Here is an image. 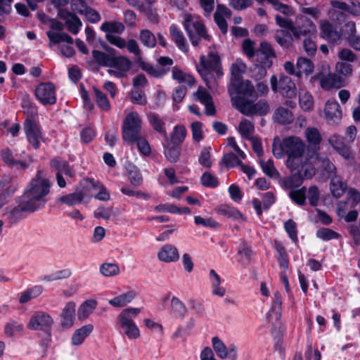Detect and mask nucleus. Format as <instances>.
Segmentation results:
<instances>
[{
  "mask_svg": "<svg viewBox=\"0 0 360 360\" xmlns=\"http://www.w3.org/2000/svg\"><path fill=\"white\" fill-rule=\"evenodd\" d=\"M50 186L44 172L38 171L20 198L37 210L46 203L45 197L49 193Z\"/></svg>",
  "mask_w": 360,
  "mask_h": 360,
  "instance_id": "nucleus-1",
  "label": "nucleus"
},
{
  "mask_svg": "<svg viewBox=\"0 0 360 360\" xmlns=\"http://www.w3.org/2000/svg\"><path fill=\"white\" fill-rule=\"evenodd\" d=\"M200 64L198 70L206 86L210 89H215L217 84L214 73L218 78L223 75L219 55L214 50H210L207 56L204 55L200 56Z\"/></svg>",
  "mask_w": 360,
  "mask_h": 360,
  "instance_id": "nucleus-2",
  "label": "nucleus"
},
{
  "mask_svg": "<svg viewBox=\"0 0 360 360\" xmlns=\"http://www.w3.org/2000/svg\"><path fill=\"white\" fill-rule=\"evenodd\" d=\"M306 146L298 136H291L284 138L282 141L278 137L274 139L272 153L277 158H281L284 154L288 157L304 153Z\"/></svg>",
  "mask_w": 360,
  "mask_h": 360,
  "instance_id": "nucleus-3",
  "label": "nucleus"
},
{
  "mask_svg": "<svg viewBox=\"0 0 360 360\" xmlns=\"http://www.w3.org/2000/svg\"><path fill=\"white\" fill-rule=\"evenodd\" d=\"M231 103L238 111L246 116H263L270 111L269 104L264 99L255 103L244 96L236 95L232 96Z\"/></svg>",
  "mask_w": 360,
  "mask_h": 360,
  "instance_id": "nucleus-4",
  "label": "nucleus"
},
{
  "mask_svg": "<svg viewBox=\"0 0 360 360\" xmlns=\"http://www.w3.org/2000/svg\"><path fill=\"white\" fill-rule=\"evenodd\" d=\"M183 25L193 46H198L201 39L210 40V36L207 33L205 25L191 15H184Z\"/></svg>",
  "mask_w": 360,
  "mask_h": 360,
  "instance_id": "nucleus-5",
  "label": "nucleus"
},
{
  "mask_svg": "<svg viewBox=\"0 0 360 360\" xmlns=\"http://www.w3.org/2000/svg\"><path fill=\"white\" fill-rule=\"evenodd\" d=\"M141 119L136 112L129 113L123 120L122 138L128 144H132L141 135Z\"/></svg>",
  "mask_w": 360,
  "mask_h": 360,
  "instance_id": "nucleus-6",
  "label": "nucleus"
},
{
  "mask_svg": "<svg viewBox=\"0 0 360 360\" xmlns=\"http://www.w3.org/2000/svg\"><path fill=\"white\" fill-rule=\"evenodd\" d=\"M288 17L277 15L275 16L276 22L279 27L290 31L295 39H300L302 36H306L315 30V25L311 21L309 20V27H306L299 25L297 21L295 25Z\"/></svg>",
  "mask_w": 360,
  "mask_h": 360,
  "instance_id": "nucleus-7",
  "label": "nucleus"
},
{
  "mask_svg": "<svg viewBox=\"0 0 360 360\" xmlns=\"http://www.w3.org/2000/svg\"><path fill=\"white\" fill-rule=\"evenodd\" d=\"M271 89L282 96L292 98L297 96V87L293 80L288 76L281 75L278 79L275 75L271 77Z\"/></svg>",
  "mask_w": 360,
  "mask_h": 360,
  "instance_id": "nucleus-8",
  "label": "nucleus"
},
{
  "mask_svg": "<svg viewBox=\"0 0 360 360\" xmlns=\"http://www.w3.org/2000/svg\"><path fill=\"white\" fill-rule=\"evenodd\" d=\"M95 188V182L91 179H86L85 181V184L80 190H77L72 193L63 195L60 197L58 200L60 202L68 206H74L82 202L86 198H91L93 196L91 190Z\"/></svg>",
  "mask_w": 360,
  "mask_h": 360,
  "instance_id": "nucleus-9",
  "label": "nucleus"
},
{
  "mask_svg": "<svg viewBox=\"0 0 360 360\" xmlns=\"http://www.w3.org/2000/svg\"><path fill=\"white\" fill-rule=\"evenodd\" d=\"M314 175V169L311 166H308L302 172H295L290 176L280 179V184L283 188L285 190H293L295 188L299 187L302 181L303 176L306 178H311Z\"/></svg>",
  "mask_w": 360,
  "mask_h": 360,
  "instance_id": "nucleus-10",
  "label": "nucleus"
},
{
  "mask_svg": "<svg viewBox=\"0 0 360 360\" xmlns=\"http://www.w3.org/2000/svg\"><path fill=\"white\" fill-rule=\"evenodd\" d=\"M314 160L323 181L338 176L336 167L327 156L322 155L319 153L314 156Z\"/></svg>",
  "mask_w": 360,
  "mask_h": 360,
  "instance_id": "nucleus-11",
  "label": "nucleus"
},
{
  "mask_svg": "<svg viewBox=\"0 0 360 360\" xmlns=\"http://www.w3.org/2000/svg\"><path fill=\"white\" fill-rule=\"evenodd\" d=\"M50 167L56 172L57 183L60 188H64L66 186V181L62 175L63 174L70 178L75 176V172L69 164L59 158L51 160Z\"/></svg>",
  "mask_w": 360,
  "mask_h": 360,
  "instance_id": "nucleus-12",
  "label": "nucleus"
},
{
  "mask_svg": "<svg viewBox=\"0 0 360 360\" xmlns=\"http://www.w3.org/2000/svg\"><path fill=\"white\" fill-rule=\"evenodd\" d=\"M53 323L51 316L44 311H37L30 318L27 328L34 330H44L51 336V328Z\"/></svg>",
  "mask_w": 360,
  "mask_h": 360,
  "instance_id": "nucleus-13",
  "label": "nucleus"
},
{
  "mask_svg": "<svg viewBox=\"0 0 360 360\" xmlns=\"http://www.w3.org/2000/svg\"><path fill=\"white\" fill-rule=\"evenodd\" d=\"M35 96L44 105L55 104L56 96L54 85L51 82L39 84L35 89Z\"/></svg>",
  "mask_w": 360,
  "mask_h": 360,
  "instance_id": "nucleus-14",
  "label": "nucleus"
},
{
  "mask_svg": "<svg viewBox=\"0 0 360 360\" xmlns=\"http://www.w3.org/2000/svg\"><path fill=\"white\" fill-rule=\"evenodd\" d=\"M35 210V209L20 197L18 205L7 212L6 216L8 223L14 224L25 218L26 214L33 212Z\"/></svg>",
  "mask_w": 360,
  "mask_h": 360,
  "instance_id": "nucleus-15",
  "label": "nucleus"
},
{
  "mask_svg": "<svg viewBox=\"0 0 360 360\" xmlns=\"http://www.w3.org/2000/svg\"><path fill=\"white\" fill-rule=\"evenodd\" d=\"M24 130L28 142L37 149L43 140L42 134L39 125L33 120L27 118L24 123Z\"/></svg>",
  "mask_w": 360,
  "mask_h": 360,
  "instance_id": "nucleus-16",
  "label": "nucleus"
},
{
  "mask_svg": "<svg viewBox=\"0 0 360 360\" xmlns=\"http://www.w3.org/2000/svg\"><path fill=\"white\" fill-rule=\"evenodd\" d=\"M305 137L308 142L307 157L308 158H314L315 155L319 153L321 136L316 128L308 127L305 131Z\"/></svg>",
  "mask_w": 360,
  "mask_h": 360,
  "instance_id": "nucleus-17",
  "label": "nucleus"
},
{
  "mask_svg": "<svg viewBox=\"0 0 360 360\" xmlns=\"http://www.w3.org/2000/svg\"><path fill=\"white\" fill-rule=\"evenodd\" d=\"M326 72L317 73L314 78L319 80L320 86L325 90L333 88L339 89L343 86L342 77L335 73H331L329 68H327Z\"/></svg>",
  "mask_w": 360,
  "mask_h": 360,
  "instance_id": "nucleus-18",
  "label": "nucleus"
},
{
  "mask_svg": "<svg viewBox=\"0 0 360 360\" xmlns=\"http://www.w3.org/2000/svg\"><path fill=\"white\" fill-rule=\"evenodd\" d=\"M229 93L231 96V99L232 96H236V95H243L244 97H254L256 94V90L255 86L250 80L240 79V81L234 86L232 85V82H230Z\"/></svg>",
  "mask_w": 360,
  "mask_h": 360,
  "instance_id": "nucleus-19",
  "label": "nucleus"
},
{
  "mask_svg": "<svg viewBox=\"0 0 360 360\" xmlns=\"http://www.w3.org/2000/svg\"><path fill=\"white\" fill-rule=\"evenodd\" d=\"M321 36L329 42L338 44L341 40V34L335 27L328 20L320 21Z\"/></svg>",
  "mask_w": 360,
  "mask_h": 360,
  "instance_id": "nucleus-20",
  "label": "nucleus"
},
{
  "mask_svg": "<svg viewBox=\"0 0 360 360\" xmlns=\"http://www.w3.org/2000/svg\"><path fill=\"white\" fill-rule=\"evenodd\" d=\"M118 323L123 330L124 334L129 339H137L140 336V330L131 319H128L124 315H118Z\"/></svg>",
  "mask_w": 360,
  "mask_h": 360,
  "instance_id": "nucleus-21",
  "label": "nucleus"
},
{
  "mask_svg": "<svg viewBox=\"0 0 360 360\" xmlns=\"http://www.w3.org/2000/svg\"><path fill=\"white\" fill-rule=\"evenodd\" d=\"M325 118L330 124H335L341 120L342 111L339 103L335 100H328L324 108Z\"/></svg>",
  "mask_w": 360,
  "mask_h": 360,
  "instance_id": "nucleus-22",
  "label": "nucleus"
},
{
  "mask_svg": "<svg viewBox=\"0 0 360 360\" xmlns=\"http://www.w3.org/2000/svg\"><path fill=\"white\" fill-rule=\"evenodd\" d=\"M328 142L334 150L346 160H352L353 158V153L350 148L345 144L343 139L340 136L337 134L332 135L328 139Z\"/></svg>",
  "mask_w": 360,
  "mask_h": 360,
  "instance_id": "nucleus-23",
  "label": "nucleus"
},
{
  "mask_svg": "<svg viewBox=\"0 0 360 360\" xmlns=\"http://www.w3.org/2000/svg\"><path fill=\"white\" fill-rule=\"evenodd\" d=\"M169 36L176 46L184 53L188 51V44L183 32L176 25L172 24L169 28Z\"/></svg>",
  "mask_w": 360,
  "mask_h": 360,
  "instance_id": "nucleus-24",
  "label": "nucleus"
},
{
  "mask_svg": "<svg viewBox=\"0 0 360 360\" xmlns=\"http://www.w3.org/2000/svg\"><path fill=\"white\" fill-rule=\"evenodd\" d=\"M309 160H314V158H308L307 154L304 156V153L291 155L287 158L286 167L292 172H302Z\"/></svg>",
  "mask_w": 360,
  "mask_h": 360,
  "instance_id": "nucleus-25",
  "label": "nucleus"
},
{
  "mask_svg": "<svg viewBox=\"0 0 360 360\" xmlns=\"http://www.w3.org/2000/svg\"><path fill=\"white\" fill-rule=\"evenodd\" d=\"M158 258L165 263L175 262L179 259V253L175 246L167 244L160 249Z\"/></svg>",
  "mask_w": 360,
  "mask_h": 360,
  "instance_id": "nucleus-26",
  "label": "nucleus"
},
{
  "mask_svg": "<svg viewBox=\"0 0 360 360\" xmlns=\"http://www.w3.org/2000/svg\"><path fill=\"white\" fill-rule=\"evenodd\" d=\"M60 16L65 20L67 29L70 32L73 34H77L79 32L82 22L75 13L63 11L60 12Z\"/></svg>",
  "mask_w": 360,
  "mask_h": 360,
  "instance_id": "nucleus-27",
  "label": "nucleus"
},
{
  "mask_svg": "<svg viewBox=\"0 0 360 360\" xmlns=\"http://www.w3.org/2000/svg\"><path fill=\"white\" fill-rule=\"evenodd\" d=\"M75 316V304L68 302L61 313V326L63 328H69L72 326Z\"/></svg>",
  "mask_w": 360,
  "mask_h": 360,
  "instance_id": "nucleus-28",
  "label": "nucleus"
},
{
  "mask_svg": "<svg viewBox=\"0 0 360 360\" xmlns=\"http://www.w3.org/2000/svg\"><path fill=\"white\" fill-rule=\"evenodd\" d=\"M94 330V326L92 324H86L82 327L77 329L71 338V343L73 345H82L85 339L90 335Z\"/></svg>",
  "mask_w": 360,
  "mask_h": 360,
  "instance_id": "nucleus-29",
  "label": "nucleus"
},
{
  "mask_svg": "<svg viewBox=\"0 0 360 360\" xmlns=\"http://www.w3.org/2000/svg\"><path fill=\"white\" fill-rule=\"evenodd\" d=\"M247 70V65L240 58L236 60L231 66V82L232 85H236L240 79L242 75L245 73Z\"/></svg>",
  "mask_w": 360,
  "mask_h": 360,
  "instance_id": "nucleus-30",
  "label": "nucleus"
},
{
  "mask_svg": "<svg viewBox=\"0 0 360 360\" xmlns=\"http://www.w3.org/2000/svg\"><path fill=\"white\" fill-rule=\"evenodd\" d=\"M282 300L281 294H275V297L271 302V306L269 310L266 317L269 321H278L281 317Z\"/></svg>",
  "mask_w": 360,
  "mask_h": 360,
  "instance_id": "nucleus-31",
  "label": "nucleus"
},
{
  "mask_svg": "<svg viewBox=\"0 0 360 360\" xmlns=\"http://www.w3.org/2000/svg\"><path fill=\"white\" fill-rule=\"evenodd\" d=\"M313 62L307 58L300 57L296 63L297 77H301L302 75H308L314 71Z\"/></svg>",
  "mask_w": 360,
  "mask_h": 360,
  "instance_id": "nucleus-32",
  "label": "nucleus"
},
{
  "mask_svg": "<svg viewBox=\"0 0 360 360\" xmlns=\"http://www.w3.org/2000/svg\"><path fill=\"white\" fill-rule=\"evenodd\" d=\"M274 119L281 124H290L293 122L294 116L290 110L280 106L276 109L274 113Z\"/></svg>",
  "mask_w": 360,
  "mask_h": 360,
  "instance_id": "nucleus-33",
  "label": "nucleus"
},
{
  "mask_svg": "<svg viewBox=\"0 0 360 360\" xmlns=\"http://www.w3.org/2000/svg\"><path fill=\"white\" fill-rule=\"evenodd\" d=\"M46 35L50 41L49 46L53 44H60V42H66L69 44H73V39L65 32L48 31Z\"/></svg>",
  "mask_w": 360,
  "mask_h": 360,
  "instance_id": "nucleus-34",
  "label": "nucleus"
},
{
  "mask_svg": "<svg viewBox=\"0 0 360 360\" xmlns=\"http://www.w3.org/2000/svg\"><path fill=\"white\" fill-rule=\"evenodd\" d=\"M347 184L340 176H337L330 179V189L335 198H340L345 192Z\"/></svg>",
  "mask_w": 360,
  "mask_h": 360,
  "instance_id": "nucleus-35",
  "label": "nucleus"
},
{
  "mask_svg": "<svg viewBox=\"0 0 360 360\" xmlns=\"http://www.w3.org/2000/svg\"><path fill=\"white\" fill-rule=\"evenodd\" d=\"M97 302L94 300H88L84 302L77 311V317L79 321H83L93 312L96 307Z\"/></svg>",
  "mask_w": 360,
  "mask_h": 360,
  "instance_id": "nucleus-36",
  "label": "nucleus"
},
{
  "mask_svg": "<svg viewBox=\"0 0 360 360\" xmlns=\"http://www.w3.org/2000/svg\"><path fill=\"white\" fill-rule=\"evenodd\" d=\"M132 65L131 61L126 56H113L110 68H115L122 72L129 71Z\"/></svg>",
  "mask_w": 360,
  "mask_h": 360,
  "instance_id": "nucleus-37",
  "label": "nucleus"
},
{
  "mask_svg": "<svg viewBox=\"0 0 360 360\" xmlns=\"http://www.w3.org/2000/svg\"><path fill=\"white\" fill-rule=\"evenodd\" d=\"M2 159L4 162L11 167H16L18 169H26L28 167L27 163L23 161L15 160L11 152L8 150H4L1 153Z\"/></svg>",
  "mask_w": 360,
  "mask_h": 360,
  "instance_id": "nucleus-38",
  "label": "nucleus"
},
{
  "mask_svg": "<svg viewBox=\"0 0 360 360\" xmlns=\"http://www.w3.org/2000/svg\"><path fill=\"white\" fill-rule=\"evenodd\" d=\"M139 39L141 43L147 48H154L157 44V39L154 34L149 30H141L139 32Z\"/></svg>",
  "mask_w": 360,
  "mask_h": 360,
  "instance_id": "nucleus-39",
  "label": "nucleus"
},
{
  "mask_svg": "<svg viewBox=\"0 0 360 360\" xmlns=\"http://www.w3.org/2000/svg\"><path fill=\"white\" fill-rule=\"evenodd\" d=\"M276 42L283 48H288L290 45L289 39L294 38L292 33L286 30H277L274 35Z\"/></svg>",
  "mask_w": 360,
  "mask_h": 360,
  "instance_id": "nucleus-40",
  "label": "nucleus"
},
{
  "mask_svg": "<svg viewBox=\"0 0 360 360\" xmlns=\"http://www.w3.org/2000/svg\"><path fill=\"white\" fill-rule=\"evenodd\" d=\"M148 117L153 129L167 139L166 130L164 127V121L158 115L153 112H150L148 115Z\"/></svg>",
  "mask_w": 360,
  "mask_h": 360,
  "instance_id": "nucleus-41",
  "label": "nucleus"
},
{
  "mask_svg": "<svg viewBox=\"0 0 360 360\" xmlns=\"http://www.w3.org/2000/svg\"><path fill=\"white\" fill-rule=\"evenodd\" d=\"M94 92L95 101L98 108L103 111H109L110 110V103L107 96L96 87L94 88Z\"/></svg>",
  "mask_w": 360,
  "mask_h": 360,
  "instance_id": "nucleus-42",
  "label": "nucleus"
},
{
  "mask_svg": "<svg viewBox=\"0 0 360 360\" xmlns=\"http://www.w3.org/2000/svg\"><path fill=\"white\" fill-rule=\"evenodd\" d=\"M124 24L117 21L105 22L101 26V30L108 32V34H121L124 31Z\"/></svg>",
  "mask_w": 360,
  "mask_h": 360,
  "instance_id": "nucleus-43",
  "label": "nucleus"
},
{
  "mask_svg": "<svg viewBox=\"0 0 360 360\" xmlns=\"http://www.w3.org/2000/svg\"><path fill=\"white\" fill-rule=\"evenodd\" d=\"M238 131L242 137L250 139L255 131V127L252 122L248 120H243L238 126Z\"/></svg>",
  "mask_w": 360,
  "mask_h": 360,
  "instance_id": "nucleus-44",
  "label": "nucleus"
},
{
  "mask_svg": "<svg viewBox=\"0 0 360 360\" xmlns=\"http://www.w3.org/2000/svg\"><path fill=\"white\" fill-rule=\"evenodd\" d=\"M117 215V211L113 207H100L94 212V217L97 219L102 218L105 220H110L116 217Z\"/></svg>",
  "mask_w": 360,
  "mask_h": 360,
  "instance_id": "nucleus-45",
  "label": "nucleus"
},
{
  "mask_svg": "<svg viewBox=\"0 0 360 360\" xmlns=\"http://www.w3.org/2000/svg\"><path fill=\"white\" fill-rule=\"evenodd\" d=\"M172 78L180 83H186L189 86H193L195 84V79L191 75H186L177 67H174L172 69Z\"/></svg>",
  "mask_w": 360,
  "mask_h": 360,
  "instance_id": "nucleus-46",
  "label": "nucleus"
},
{
  "mask_svg": "<svg viewBox=\"0 0 360 360\" xmlns=\"http://www.w3.org/2000/svg\"><path fill=\"white\" fill-rule=\"evenodd\" d=\"M340 34L341 38L343 37L346 40L357 34L356 22L351 20L346 21L341 27Z\"/></svg>",
  "mask_w": 360,
  "mask_h": 360,
  "instance_id": "nucleus-47",
  "label": "nucleus"
},
{
  "mask_svg": "<svg viewBox=\"0 0 360 360\" xmlns=\"http://www.w3.org/2000/svg\"><path fill=\"white\" fill-rule=\"evenodd\" d=\"M212 343L214 350L219 358L224 359L228 357V348L221 339L214 337L212 338Z\"/></svg>",
  "mask_w": 360,
  "mask_h": 360,
  "instance_id": "nucleus-48",
  "label": "nucleus"
},
{
  "mask_svg": "<svg viewBox=\"0 0 360 360\" xmlns=\"http://www.w3.org/2000/svg\"><path fill=\"white\" fill-rule=\"evenodd\" d=\"M92 56L98 65L109 68L111 65V61L113 57V56L106 54L98 50H94L92 51Z\"/></svg>",
  "mask_w": 360,
  "mask_h": 360,
  "instance_id": "nucleus-49",
  "label": "nucleus"
},
{
  "mask_svg": "<svg viewBox=\"0 0 360 360\" xmlns=\"http://www.w3.org/2000/svg\"><path fill=\"white\" fill-rule=\"evenodd\" d=\"M186 136V128L182 126H176L174 129L173 132L171 136V143L172 144L174 145H179L181 143Z\"/></svg>",
  "mask_w": 360,
  "mask_h": 360,
  "instance_id": "nucleus-50",
  "label": "nucleus"
},
{
  "mask_svg": "<svg viewBox=\"0 0 360 360\" xmlns=\"http://www.w3.org/2000/svg\"><path fill=\"white\" fill-rule=\"evenodd\" d=\"M164 153L170 162H176L180 156V148L178 145L172 144V146H170V143H168L165 147Z\"/></svg>",
  "mask_w": 360,
  "mask_h": 360,
  "instance_id": "nucleus-51",
  "label": "nucleus"
},
{
  "mask_svg": "<svg viewBox=\"0 0 360 360\" xmlns=\"http://www.w3.org/2000/svg\"><path fill=\"white\" fill-rule=\"evenodd\" d=\"M99 271L104 276H114L119 274L120 268L117 264L105 262L101 265Z\"/></svg>",
  "mask_w": 360,
  "mask_h": 360,
  "instance_id": "nucleus-52",
  "label": "nucleus"
},
{
  "mask_svg": "<svg viewBox=\"0 0 360 360\" xmlns=\"http://www.w3.org/2000/svg\"><path fill=\"white\" fill-rule=\"evenodd\" d=\"M135 294H121L109 301V303L115 307H122L129 303L134 297Z\"/></svg>",
  "mask_w": 360,
  "mask_h": 360,
  "instance_id": "nucleus-53",
  "label": "nucleus"
},
{
  "mask_svg": "<svg viewBox=\"0 0 360 360\" xmlns=\"http://www.w3.org/2000/svg\"><path fill=\"white\" fill-rule=\"evenodd\" d=\"M261 167L263 172L269 176L271 178H278L279 173L274 165L272 160H268L264 161L263 160H259Z\"/></svg>",
  "mask_w": 360,
  "mask_h": 360,
  "instance_id": "nucleus-54",
  "label": "nucleus"
},
{
  "mask_svg": "<svg viewBox=\"0 0 360 360\" xmlns=\"http://www.w3.org/2000/svg\"><path fill=\"white\" fill-rule=\"evenodd\" d=\"M217 212L220 214L233 218V219H242L243 221L245 220L243 215L238 210L233 207L222 206L217 210Z\"/></svg>",
  "mask_w": 360,
  "mask_h": 360,
  "instance_id": "nucleus-55",
  "label": "nucleus"
},
{
  "mask_svg": "<svg viewBox=\"0 0 360 360\" xmlns=\"http://www.w3.org/2000/svg\"><path fill=\"white\" fill-rule=\"evenodd\" d=\"M171 306L176 316L184 318L186 313V309L178 298L173 297L171 301Z\"/></svg>",
  "mask_w": 360,
  "mask_h": 360,
  "instance_id": "nucleus-56",
  "label": "nucleus"
},
{
  "mask_svg": "<svg viewBox=\"0 0 360 360\" xmlns=\"http://www.w3.org/2000/svg\"><path fill=\"white\" fill-rule=\"evenodd\" d=\"M300 107L305 111L311 110L314 107V99L308 92H304L300 95Z\"/></svg>",
  "mask_w": 360,
  "mask_h": 360,
  "instance_id": "nucleus-57",
  "label": "nucleus"
},
{
  "mask_svg": "<svg viewBox=\"0 0 360 360\" xmlns=\"http://www.w3.org/2000/svg\"><path fill=\"white\" fill-rule=\"evenodd\" d=\"M23 330V326L18 323L16 321H12L6 324L4 328V333L7 337H13L16 332H21Z\"/></svg>",
  "mask_w": 360,
  "mask_h": 360,
  "instance_id": "nucleus-58",
  "label": "nucleus"
},
{
  "mask_svg": "<svg viewBox=\"0 0 360 360\" xmlns=\"http://www.w3.org/2000/svg\"><path fill=\"white\" fill-rule=\"evenodd\" d=\"M210 150V147L204 148L201 150L198 158L199 163L206 168H209L212 166Z\"/></svg>",
  "mask_w": 360,
  "mask_h": 360,
  "instance_id": "nucleus-59",
  "label": "nucleus"
},
{
  "mask_svg": "<svg viewBox=\"0 0 360 360\" xmlns=\"http://www.w3.org/2000/svg\"><path fill=\"white\" fill-rule=\"evenodd\" d=\"M238 254L240 255L241 263L245 265L249 264L252 255V250L245 243H242L240 245Z\"/></svg>",
  "mask_w": 360,
  "mask_h": 360,
  "instance_id": "nucleus-60",
  "label": "nucleus"
},
{
  "mask_svg": "<svg viewBox=\"0 0 360 360\" xmlns=\"http://www.w3.org/2000/svg\"><path fill=\"white\" fill-rule=\"evenodd\" d=\"M316 236L323 240H329L331 239H337L339 238V234L332 229L328 228H322L317 231Z\"/></svg>",
  "mask_w": 360,
  "mask_h": 360,
  "instance_id": "nucleus-61",
  "label": "nucleus"
},
{
  "mask_svg": "<svg viewBox=\"0 0 360 360\" xmlns=\"http://www.w3.org/2000/svg\"><path fill=\"white\" fill-rule=\"evenodd\" d=\"M302 46L308 56H314L317 51V45L315 41L311 37H307L304 39Z\"/></svg>",
  "mask_w": 360,
  "mask_h": 360,
  "instance_id": "nucleus-62",
  "label": "nucleus"
},
{
  "mask_svg": "<svg viewBox=\"0 0 360 360\" xmlns=\"http://www.w3.org/2000/svg\"><path fill=\"white\" fill-rule=\"evenodd\" d=\"M79 13L84 15L91 22H96L101 20L100 14L96 11L89 6L80 10Z\"/></svg>",
  "mask_w": 360,
  "mask_h": 360,
  "instance_id": "nucleus-63",
  "label": "nucleus"
},
{
  "mask_svg": "<svg viewBox=\"0 0 360 360\" xmlns=\"http://www.w3.org/2000/svg\"><path fill=\"white\" fill-rule=\"evenodd\" d=\"M290 198L300 205H303L305 203L306 193L305 188H302L299 190L291 191L290 193Z\"/></svg>",
  "mask_w": 360,
  "mask_h": 360,
  "instance_id": "nucleus-64",
  "label": "nucleus"
}]
</instances>
